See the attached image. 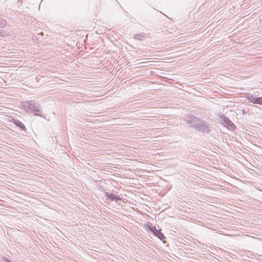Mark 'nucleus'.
Instances as JSON below:
<instances>
[{
  "label": "nucleus",
  "mask_w": 262,
  "mask_h": 262,
  "mask_svg": "<svg viewBox=\"0 0 262 262\" xmlns=\"http://www.w3.org/2000/svg\"><path fill=\"white\" fill-rule=\"evenodd\" d=\"M22 106L26 112H30L34 115L43 117L41 111L39 109L40 104L38 102L34 100L27 101L23 102Z\"/></svg>",
  "instance_id": "nucleus-1"
},
{
  "label": "nucleus",
  "mask_w": 262,
  "mask_h": 262,
  "mask_svg": "<svg viewBox=\"0 0 262 262\" xmlns=\"http://www.w3.org/2000/svg\"><path fill=\"white\" fill-rule=\"evenodd\" d=\"M195 128L204 133H209L210 130V125L201 119L200 120V121L198 123Z\"/></svg>",
  "instance_id": "nucleus-2"
},
{
  "label": "nucleus",
  "mask_w": 262,
  "mask_h": 262,
  "mask_svg": "<svg viewBox=\"0 0 262 262\" xmlns=\"http://www.w3.org/2000/svg\"><path fill=\"white\" fill-rule=\"evenodd\" d=\"M6 25V21H3L0 20V28H3Z\"/></svg>",
  "instance_id": "nucleus-10"
},
{
  "label": "nucleus",
  "mask_w": 262,
  "mask_h": 262,
  "mask_svg": "<svg viewBox=\"0 0 262 262\" xmlns=\"http://www.w3.org/2000/svg\"><path fill=\"white\" fill-rule=\"evenodd\" d=\"M224 122L229 127H230L231 128H235V125L233 123V122L230 121V120L228 118H225Z\"/></svg>",
  "instance_id": "nucleus-8"
},
{
  "label": "nucleus",
  "mask_w": 262,
  "mask_h": 262,
  "mask_svg": "<svg viewBox=\"0 0 262 262\" xmlns=\"http://www.w3.org/2000/svg\"><path fill=\"white\" fill-rule=\"evenodd\" d=\"M200 118H198L192 115L187 114L185 116V121L187 124L189 126L193 127L194 128H195L199 121H200Z\"/></svg>",
  "instance_id": "nucleus-3"
},
{
  "label": "nucleus",
  "mask_w": 262,
  "mask_h": 262,
  "mask_svg": "<svg viewBox=\"0 0 262 262\" xmlns=\"http://www.w3.org/2000/svg\"><path fill=\"white\" fill-rule=\"evenodd\" d=\"M13 123L17 127H19L23 130H26V127L19 120L17 119H13Z\"/></svg>",
  "instance_id": "nucleus-7"
},
{
  "label": "nucleus",
  "mask_w": 262,
  "mask_h": 262,
  "mask_svg": "<svg viewBox=\"0 0 262 262\" xmlns=\"http://www.w3.org/2000/svg\"><path fill=\"white\" fill-rule=\"evenodd\" d=\"M105 196L111 201H115L117 203L118 201H121V198L119 196L116 195L113 193H109L108 192H106Z\"/></svg>",
  "instance_id": "nucleus-6"
},
{
  "label": "nucleus",
  "mask_w": 262,
  "mask_h": 262,
  "mask_svg": "<svg viewBox=\"0 0 262 262\" xmlns=\"http://www.w3.org/2000/svg\"><path fill=\"white\" fill-rule=\"evenodd\" d=\"M246 98L250 102L257 104H262V97H256L252 94H247Z\"/></svg>",
  "instance_id": "nucleus-5"
},
{
  "label": "nucleus",
  "mask_w": 262,
  "mask_h": 262,
  "mask_svg": "<svg viewBox=\"0 0 262 262\" xmlns=\"http://www.w3.org/2000/svg\"><path fill=\"white\" fill-rule=\"evenodd\" d=\"M148 228L155 236H157L160 239L162 240L165 238L164 234L161 232L160 230L157 229L155 226L150 225L148 226Z\"/></svg>",
  "instance_id": "nucleus-4"
},
{
  "label": "nucleus",
  "mask_w": 262,
  "mask_h": 262,
  "mask_svg": "<svg viewBox=\"0 0 262 262\" xmlns=\"http://www.w3.org/2000/svg\"><path fill=\"white\" fill-rule=\"evenodd\" d=\"M144 34H136L133 36V38L135 39L141 40L142 38L144 37Z\"/></svg>",
  "instance_id": "nucleus-9"
}]
</instances>
